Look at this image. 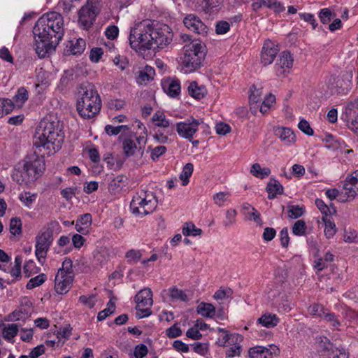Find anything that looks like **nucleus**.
Segmentation results:
<instances>
[{
    "instance_id": "f257e3e1",
    "label": "nucleus",
    "mask_w": 358,
    "mask_h": 358,
    "mask_svg": "<svg viewBox=\"0 0 358 358\" xmlns=\"http://www.w3.org/2000/svg\"><path fill=\"white\" fill-rule=\"evenodd\" d=\"M33 33L36 53L44 58L52 53L64 36V19L57 12L43 14L36 22Z\"/></svg>"
},
{
    "instance_id": "f03ea898",
    "label": "nucleus",
    "mask_w": 358,
    "mask_h": 358,
    "mask_svg": "<svg viewBox=\"0 0 358 358\" xmlns=\"http://www.w3.org/2000/svg\"><path fill=\"white\" fill-rule=\"evenodd\" d=\"M64 135L62 124L57 117L49 115L41 120L34 136V145L51 155L61 148Z\"/></svg>"
},
{
    "instance_id": "7ed1b4c3",
    "label": "nucleus",
    "mask_w": 358,
    "mask_h": 358,
    "mask_svg": "<svg viewBox=\"0 0 358 358\" xmlns=\"http://www.w3.org/2000/svg\"><path fill=\"white\" fill-rule=\"evenodd\" d=\"M44 166L43 160L38 156L27 157L15 165L12 178L20 185H29L41 175Z\"/></svg>"
},
{
    "instance_id": "20e7f679",
    "label": "nucleus",
    "mask_w": 358,
    "mask_h": 358,
    "mask_svg": "<svg viewBox=\"0 0 358 358\" xmlns=\"http://www.w3.org/2000/svg\"><path fill=\"white\" fill-rule=\"evenodd\" d=\"M101 100L94 87L90 84L81 86L78 92L76 110L83 119H90L100 111Z\"/></svg>"
},
{
    "instance_id": "39448f33",
    "label": "nucleus",
    "mask_w": 358,
    "mask_h": 358,
    "mask_svg": "<svg viewBox=\"0 0 358 358\" xmlns=\"http://www.w3.org/2000/svg\"><path fill=\"white\" fill-rule=\"evenodd\" d=\"M152 29L153 22L150 20L135 23L129 36L130 47L139 54L152 50Z\"/></svg>"
},
{
    "instance_id": "423d86ee",
    "label": "nucleus",
    "mask_w": 358,
    "mask_h": 358,
    "mask_svg": "<svg viewBox=\"0 0 358 358\" xmlns=\"http://www.w3.org/2000/svg\"><path fill=\"white\" fill-rule=\"evenodd\" d=\"M148 142L146 127L143 132L131 133L122 138V148L126 157L141 158L144 155L145 145Z\"/></svg>"
},
{
    "instance_id": "0eeeda50",
    "label": "nucleus",
    "mask_w": 358,
    "mask_h": 358,
    "mask_svg": "<svg viewBox=\"0 0 358 358\" xmlns=\"http://www.w3.org/2000/svg\"><path fill=\"white\" fill-rule=\"evenodd\" d=\"M158 201L150 191L141 189L134 195L130 203L131 212L141 217L152 213L157 208Z\"/></svg>"
},
{
    "instance_id": "6e6552de",
    "label": "nucleus",
    "mask_w": 358,
    "mask_h": 358,
    "mask_svg": "<svg viewBox=\"0 0 358 358\" xmlns=\"http://www.w3.org/2000/svg\"><path fill=\"white\" fill-rule=\"evenodd\" d=\"M185 53L182 61V71L189 73L199 69L205 57L204 46L198 41H194L184 47Z\"/></svg>"
},
{
    "instance_id": "1a4fd4ad",
    "label": "nucleus",
    "mask_w": 358,
    "mask_h": 358,
    "mask_svg": "<svg viewBox=\"0 0 358 358\" xmlns=\"http://www.w3.org/2000/svg\"><path fill=\"white\" fill-rule=\"evenodd\" d=\"M326 85L332 93L347 94L352 86V73L343 71L337 76H330L326 80Z\"/></svg>"
},
{
    "instance_id": "9d476101",
    "label": "nucleus",
    "mask_w": 358,
    "mask_h": 358,
    "mask_svg": "<svg viewBox=\"0 0 358 358\" xmlns=\"http://www.w3.org/2000/svg\"><path fill=\"white\" fill-rule=\"evenodd\" d=\"M358 195V170L349 175L343 182V189L338 199L341 202L352 201Z\"/></svg>"
},
{
    "instance_id": "9b49d317",
    "label": "nucleus",
    "mask_w": 358,
    "mask_h": 358,
    "mask_svg": "<svg viewBox=\"0 0 358 358\" xmlns=\"http://www.w3.org/2000/svg\"><path fill=\"white\" fill-rule=\"evenodd\" d=\"M201 123H203L201 120L190 117L184 121L177 122L174 127L180 137L192 141Z\"/></svg>"
},
{
    "instance_id": "f8f14e48",
    "label": "nucleus",
    "mask_w": 358,
    "mask_h": 358,
    "mask_svg": "<svg viewBox=\"0 0 358 358\" xmlns=\"http://www.w3.org/2000/svg\"><path fill=\"white\" fill-rule=\"evenodd\" d=\"M173 36L171 28L166 24H164L157 29L153 27L152 50L165 48L172 41Z\"/></svg>"
},
{
    "instance_id": "ddd939ff",
    "label": "nucleus",
    "mask_w": 358,
    "mask_h": 358,
    "mask_svg": "<svg viewBox=\"0 0 358 358\" xmlns=\"http://www.w3.org/2000/svg\"><path fill=\"white\" fill-rule=\"evenodd\" d=\"M52 241V231L50 229H46L36 237L35 254L39 262L46 257Z\"/></svg>"
},
{
    "instance_id": "4468645a",
    "label": "nucleus",
    "mask_w": 358,
    "mask_h": 358,
    "mask_svg": "<svg viewBox=\"0 0 358 358\" xmlns=\"http://www.w3.org/2000/svg\"><path fill=\"white\" fill-rule=\"evenodd\" d=\"M73 273L57 271L55 278V289L59 294H66L72 286Z\"/></svg>"
},
{
    "instance_id": "2eb2a0df",
    "label": "nucleus",
    "mask_w": 358,
    "mask_h": 358,
    "mask_svg": "<svg viewBox=\"0 0 358 358\" xmlns=\"http://www.w3.org/2000/svg\"><path fill=\"white\" fill-rule=\"evenodd\" d=\"M183 23L186 28L197 34L206 36L208 34V27L194 14L187 15L184 18Z\"/></svg>"
},
{
    "instance_id": "dca6fc26",
    "label": "nucleus",
    "mask_w": 358,
    "mask_h": 358,
    "mask_svg": "<svg viewBox=\"0 0 358 358\" xmlns=\"http://www.w3.org/2000/svg\"><path fill=\"white\" fill-rule=\"evenodd\" d=\"M293 62V57L289 52H282L274 66L276 76H284L289 73Z\"/></svg>"
},
{
    "instance_id": "f3484780",
    "label": "nucleus",
    "mask_w": 358,
    "mask_h": 358,
    "mask_svg": "<svg viewBox=\"0 0 358 358\" xmlns=\"http://www.w3.org/2000/svg\"><path fill=\"white\" fill-rule=\"evenodd\" d=\"M279 52L278 46L273 41L268 39L263 45L261 53V62L264 66L271 64Z\"/></svg>"
},
{
    "instance_id": "a211bd4d",
    "label": "nucleus",
    "mask_w": 358,
    "mask_h": 358,
    "mask_svg": "<svg viewBox=\"0 0 358 358\" xmlns=\"http://www.w3.org/2000/svg\"><path fill=\"white\" fill-rule=\"evenodd\" d=\"M99 13L91 10L87 7H82L78 13V23L83 29L91 27Z\"/></svg>"
},
{
    "instance_id": "6ab92c4d",
    "label": "nucleus",
    "mask_w": 358,
    "mask_h": 358,
    "mask_svg": "<svg viewBox=\"0 0 358 358\" xmlns=\"http://www.w3.org/2000/svg\"><path fill=\"white\" fill-rule=\"evenodd\" d=\"M162 85L164 92L171 97H176L180 93V83L178 79H164Z\"/></svg>"
},
{
    "instance_id": "aec40b11",
    "label": "nucleus",
    "mask_w": 358,
    "mask_h": 358,
    "mask_svg": "<svg viewBox=\"0 0 358 358\" xmlns=\"http://www.w3.org/2000/svg\"><path fill=\"white\" fill-rule=\"evenodd\" d=\"M222 0H194L193 3L196 10L206 13H212L221 4Z\"/></svg>"
},
{
    "instance_id": "412c9836",
    "label": "nucleus",
    "mask_w": 358,
    "mask_h": 358,
    "mask_svg": "<svg viewBox=\"0 0 358 358\" xmlns=\"http://www.w3.org/2000/svg\"><path fill=\"white\" fill-rule=\"evenodd\" d=\"M138 307H151L152 305V293L150 289L145 288L141 289L135 296Z\"/></svg>"
},
{
    "instance_id": "4be33fe9",
    "label": "nucleus",
    "mask_w": 358,
    "mask_h": 358,
    "mask_svg": "<svg viewBox=\"0 0 358 358\" xmlns=\"http://www.w3.org/2000/svg\"><path fill=\"white\" fill-rule=\"evenodd\" d=\"M275 134L285 144L290 145L295 142V135L294 132L287 127H275Z\"/></svg>"
},
{
    "instance_id": "5701e85b",
    "label": "nucleus",
    "mask_w": 358,
    "mask_h": 358,
    "mask_svg": "<svg viewBox=\"0 0 358 358\" xmlns=\"http://www.w3.org/2000/svg\"><path fill=\"white\" fill-rule=\"evenodd\" d=\"M174 128L175 127L167 129L158 128L155 130V134L153 135L154 140L158 143H168L171 141L169 136L174 134Z\"/></svg>"
},
{
    "instance_id": "b1692460",
    "label": "nucleus",
    "mask_w": 358,
    "mask_h": 358,
    "mask_svg": "<svg viewBox=\"0 0 358 358\" xmlns=\"http://www.w3.org/2000/svg\"><path fill=\"white\" fill-rule=\"evenodd\" d=\"M92 215L89 213L84 214L76 220V229L82 234H87L92 224Z\"/></svg>"
},
{
    "instance_id": "393cba45",
    "label": "nucleus",
    "mask_w": 358,
    "mask_h": 358,
    "mask_svg": "<svg viewBox=\"0 0 358 358\" xmlns=\"http://www.w3.org/2000/svg\"><path fill=\"white\" fill-rule=\"evenodd\" d=\"M127 184V178L122 175L114 178L108 185L109 191L113 194H117L121 192Z\"/></svg>"
},
{
    "instance_id": "a878e982",
    "label": "nucleus",
    "mask_w": 358,
    "mask_h": 358,
    "mask_svg": "<svg viewBox=\"0 0 358 358\" xmlns=\"http://www.w3.org/2000/svg\"><path fill=\"white\" fill-rule=\"evenodd\" d=\"M187 92L189 96L197 100L203 99L207 94L206 87L203 85H199L195 81L189 83Z\"/></svg>"
},
{
    "instance_id": "bb28decb",
    "label": "nucleus",
    "mask_w": 358,
    "mask_h": 358,
    "mask_svg": "<svg viewBox=\"0 0 358 358\" xmlns=\"http://www.w3.org/2000/svg\"><path fill=\"white\" fill-rule=\"evenodd\" d=\"M155 127L158 128L167 129L171 127H175L171 120L166 118V115L163 112L157 111L152 117Z\"/></svg>"
},
{
    "instance_id": "cd10ccee",
    "label": "nucleus",
    "mask_w": 358,
    "mask_h": 358,
    "mask_svg": "<svg viewBox=\"0 0 358 358\" xmlns=\"http://www.w3.org/2000/svg\"><path fill=\"white\" fill-rule=\"evenodd\" d=\"M250 358H272L273 354L271 350L263 346L250 348L248 350Z\"/></svg>"
},
{
    "instance_id": "c85d7f7f",
    "label": "nucleus",
    "mask_w": 358,
    "mask_h": 358,
    "mask_svg": "<svg viewBox=\"0 0 358 358\" xmlns=\"http://www.w3.org/2000/svg\"><path fill=\"white\" fill-rule=\"evenodd\" d=\"M215 312V306L210 303L201 302L196 307V313L203 317L212 318Z\"/></svg>"
},
{
    "instance_id": "c756f323",
    "label": "nucleus",
    "mask_w": 358,
    "mask_h": 358,
    "mask_svg": "<svg viewBox=\"0 0 358 358\" xmlns=\"http://www.w3.org/2000/svg\"><path fill=\"white\" fill-rule=\"evenodd\" d=\"M282 186L278 181L275 179H271L266 187V190L268 194V199H274L277 194L282 193Z\"/></svg>"
},
{
    "instance_id": "7c9ffc66",
    "label": "nucleus",
    "mask_w": 358,
    "mask_h": 358,
    "mask_svg": "<svg viewBox=\"0 0 358 358\" xmlns=\"http://www.w3.org/2000/svg\"><path fill=\"white\" fill-rule=\"evenodd\" d=\"M258 321L262 326L271 328L278 324L279 319L275 314L266 313L259 318Z\"/></svg>"
},
{
    "instance_id": "2f4dec72",
    "label": "nucleus",
    "mask_w": 358,
    "mask_h": 358,
    "mask_svg": "<svg viewBox=\"0 0 358 358\" xmlns=\"http://www.w3.org/2000/svg\"><path fill=\"white\" fill-rule=\"evenodd\" d=\"M169 296L174 301L187 302L190 299V297L185 291L176 287H172L169 289Z\"/></svg>"
},
{
    "instance_id": "473e14b6",
    "label": "nucleus",
    "mask_w": 358,
    "mask_h": 358,
    "mask_svg": "<svg viewBox=\"0 0 358 358\" xmlns=\"http://www.w3.org/2000/svg\"><path fill=\"white\" fill-rule=\"evenodd\" d=\"M18 330V325L17 324H8L3 328V337L6 341H11L17 336Z\"/></svg>"
},
{
    "instance_id": "72a5a7b5",
    "label": "nucleus",
    "mask_w": 358,
    "mask_h": 358,
    "mask_svg": "<svg viewBox=\"0 0 358 358\" xmlns=\"http://www.w3.org/2000/svg\"><path fill=\"white\" fill-rule=\"evenodd\" d=\"M250 173L257 178L262 179L270 175L271 170L268 167L262 168L259 164L255 163L251 166Z\"/></svg>"
},
{
    "instance_id": "f704fd0d",
    "label": "nucleus",
    "mask_w": 358,
    "mask_h": 358,
    "mask_svg": "<svg viewBox=\"0 0 358 358\" xmlns=\"http://www.w3.org/2000/svg\"><path fill=\"white\" fill-rule=\"evenodd\" d=\"M155 75V69L150 66H145L143 69L139 71L138 82H148L153 79Z\"/></svg>"
},
{
    "instance_id": "c9c22d12",
    "label": "nucleus",
    "mask_w": 358,
    "mask_h": 358,
    "mask_svg": "<svg viewBox=\"0 0 358 358\" xmlns=\"http://www.w3.org/2000/svg\"><path fill=\"white\" fill-rule=\"evenodd\" d=\"M322 220L324 224V235L327 238H332L336 232V227L334 222L327 217H322Z\"/></svg>"
},
{
    "instance_id": "e433bc0d",
    "label": "nucleus",
    "mask_w": 358,
    "mask_h": 358,
    "mask_svg": "<svg viewBox=\"0 0 358 358\" xmlns=\"http://www.w3.org/2000/svg\"><path fill=\"white\" fill-rule=\"evenodd\" d=\"M182 231L185 236H197L202 234V229L197 228L195 224L191 222L185 223Z\"/></svg>"
},
{
    "instance_id": "4c0bfd02",
    "label": "nucleus",
    "mask_w": 358,
    "mask_h": 358,
    "mask_svg": "<svg viewBox=\"0 0 358 358\" xmlns=\"http://www.w3.org/2000/svg\"><path fill=\"white\" fill-rule=\"evenodd\" d=\"M28 92L24 87H20L13 97V103L15 106L21 107L28 99Z\"/></svg>"
},
{
    "instance_id": "58836bf2",
    "label": "nucleus",
    "mask_w": 358,
    "mask_h": 358,
    "mask_svg": "<svg viewBox=\"0 0 358 358\" xmlns=\"http://www.w3.org/2000/svg\"><path fill=\"white\" fill-rule=\"evenodd\" d=\"M305 212L303 205H289L287 206V215L291 219H297L302 216Z\"/></svg>"
},
{
    "instance_id": "ea45409f",
    "label": "nucleus",
    "mask_w": 358,
    "mask_h": 358,
    "mask_svg": "<svg viewBox=\"0 0 358 358\" xmlns=\"http://www.w3.org/2000/svg\"><path fill=\"white\" fill-rule=\"evenodd\" d=\"M15 106L10 99H0V117L13 111Z\"/></svg>"
},
{
    "instance_id": "a19ab883",
    "label": "nucleus",
    "mask_w": 358,
    "mask_h": 358,
    "mask_svg": "<svg viewBox=\"0 0 358 358\" xmlns=\"http://www.w3.org/2000/svg\"><path fill=\"white\" fill-rule=\"evenodd\" d=\"M37 197L36 194H32L29 192H22L19 195L20 201L27 207L31 208L33 203Z\"/></svg>"
},
{
    "instance_id": "79ce46f5",
    "label": "nucleus",
    "mask_w": 358,
    "mask_h": 358,
    "mask_svg": "<svg viewBox=\"0 0 358 358\" xmlns=\"http://www.w3.org/2000/svg\"><path fill=\"white\" fill-rule=\"evenodd\" d=\"M250 104L257 103L262 99V88L261 87H257L256 85H252L250 89Z\"/></svg>"
},
{
    "instance_id": "37998d69",
    "label": "nucleus",
    "mask_w": 358,
    "mask_h": 358,
    "mask_svg": "<svg viewBox=\"0 0 358 358\" xmlns=\"http://www.w3.org/2000/svg\"><path fill=\"white\" fill-rule=\"evenodd\" d=\"M85 41L83 38L76 39L75 41H71L70 51L73 55H78L82 53L85 49Z\"/></svg>"
},
{
    "instance_id": "c03bdc74",
    "label": "nucleus",
    "mask_w": 358,
    "mask_h": 358,
    "mask_svg": "<svg viewBox=\"0 0 358 358\" xmlns=\"http://www.w3.org/2000/svg\"><path fill=\"white\" fill-rule=\"evenodd\" d=\"M193 164L192 163H187L183 167V169L180 175V178L182 180V185H186L189 182V178L192 176L193 172Z\"/></svg>"
},
{
    "instance_id": "a18cd8bd",
    "label": "nucleus",
    "mask_w": 358,
    "mask_h": 358,
    "mask_svg": "<svg viewBox=\"0 0 358 358\" xmlns=\"http://www.w3.org/2000/svg\"><path fill=\"white\" fill-rule=\"evenodd\" d=\"M306 224L303 220H297L292 226V233L296 236H304L306 231Z\"/></svg>"
},
{
    "instance_id": "49530a36",
    "label": "nucleus",
    "mask_w": 358,
    "mask_h": 358,
    "mask_svg": "<svg viewBox=\"0 0 358 358\" xmlns=\"http://www.w3.org/2000/svg\"><path fill=\"white\" fill-rule=\"evenodd\" d=\"M10 232L14 235H20L22 233V222L18 217H13L10 221Z\"/></svg>"
},
{
    "instance_id": "de8ad7c7",
    "label": "nucleus",
    "mask_w": 358,
    "mask_h": 358,
    "mask_svg": "<svg viewBox=\"0 0 358 358\" xmlns=\"http://www.w3.org/2000/svg\"><path fill=\"white\" fill-rule=\"evenodd\" d=\"M142 254L140 250L131 249L128 250L125 254L127 262L130 264H136L141 258Z\"/></svg>"
},
{
    "instance_id": "09e8293b",
    "label": "nucleus",
    "mask_w": 358,
    "mask_h": 358,
    "mask_svg": "<svg viewBox=\"0 0 358 358\" xmlns=\"http://www.w3.org/2000/svg\"><path fill=\"white\" fill-rule=\"evenodd\" d=\"M128 130L129 127L127 125L113 127L112 125L108 124L105 127V131L109 136H115L120 133H125Z\"/></svg>"
},
{
    "instance_id": "8fccbe9b",
    "label": "nucleus",
    "mask_w": 358,
    "mask_h": 358,
    "mask_svg": "<svg viewBox=\"0 0 358 358\" xmlns=\"http://www.w3.org/2000/svg\"><path fill=\"white\" fill-rule=\"evenodd\" d=\"M93 256L94 264L96 266H101L107 261L106 252L103 249L96 250Z\"/></svg>"
},
{
    "instance_id": "3c124183",
    "label": "nucleus",
    "mask_w": 358,
    "mask_h": 358,
    "mask_svg": "<svg viewBox=\"0 0 358 358\" xmlns=\"http://www.w3.org/2000/svg\"><path fill=\"white\" fill-rule=\"evenodd\" d=\"M237 212L235 209H229L226 212L225 220L223 221V225L226 227H230L236 223V217Z\"/></svg>"
},
{
    "instance_id": "603ef678",
    "label": "nucleus",
    "mask_w": 358,
    "mask_h": 358,
    "mask_svg": "<svg viewBox=\"0 0 358 358\" xmlns=\"http://www.w3.org/2000/svg\"><path fill=\"white\" fill-rule=\"evenodd\" d=\"M275 102V96L273 94H269L268 95H267L260 106L261 113H266L269 110L271 106L274 104Z\"/></svg>"
},
{
    "instance_id": "864d4df0",
    "label": "nucleus",
    "mask_w": 358,
    "mask_h": 358,
    "mask_svg": "<svg viewBox=\"0 0 358 358\" xmlns=\"http://www.w3.org/2000/svg\"><path fill=\"white\" fill-rule=\"evenodd\" d=\"M230 193L229 192H220L213 196L214 203L218 206H222L229 200Z\"/></svg>"
},
{
    "instance_id": "5fc2aeb1",
    "label": "nucleus",
    "mask_w": 358,
    "mask_h": 358,
    "mask_svg": "<svg viewBox=\"0 0 358 358\" xmlns=\"http://www.w3.org/2000/svg\"><path fill=\"white\" fill-rule=\"evenodd\" d=\"M315 205L317 208L320 210V212L324 215V217H327L329 214L335 213L336 210L334 208L328 207L325 203L320 199H317L315 200Z\"/></svg>"
},
{
    "instance_id": "6e6d98bb",
    "label": "nucleus",
    "mask_w": 358,
    "mask_h": 358,
    "mask_svg": "<svg viewBox=\"0 0 358 358\" xmlns=\"http://www.w3.org/2000/svg\"><path fill=\"white\" fill-rule=\"evenodd\" d=\"M45 275L44 274H39L34 278H31L27 282L26 287L27 289H33L42 285L45 280Z\"/></svg>"
},
{
    "instance_id": "4d7b16f0",
    "label": "nucleus",
    "mask_w": 358,
    "mask_h": 358,
    "mask_svg": "<svg viewBox=\"0 0 358 358\" xmlns=\"http://www.w3.org/2000/svg\"><path fill=\"white\" fill-rule=\"evenodd\" d=\"M148 150H150V157L153 161L157 160L166 152V148L164 145H158L153 148L150 146L148 147Z\"/></svg>"
},
{
    "instance_id": "13d9d810",
    "label": "nucleus",
    "mask_w": 358,
    "mask_h": 358,
    "mask_svg": "<svg viewBox=\"0 0 358 358\" xmlns=\"http://www.w3.org/2000/svg\"><path fill=\"white\" fill-rule=\"evenodd\" d=\"M325 310L324 307L318 303H313L308 308L309 313L313 317H322Z\"/></svg>"
},
{
    "instance_id": "bf43d9fd",
    "label": "nucleus",
    "mask_w": 358,
    "mask_h": 358,
    "mask_svg": "<svg viewBox=\"0 0 358 358\" xmlns=\"http://www.w3.org/2000/svg\"><path fill=\"white\" fill-rule=\"evenodd\" d=\"M232 290L230 288H220L215 292L213 297L216 300H223L231 297Z\"/></svg>"
},
{
    "instance_id": "052dcab7",
    "label": "nucleus",
    "mask_w": 358,
    "mask_h": 358,
    "mask_svg": "<svg viewBox=\"0 0 358 358\" xmlns=\"http://www.w3.org/2000/svg\"><path fill=\"white\" fill-rule=\"evenodd\" d=\"M326 321L331 323V324L336 329H338L341 325V323L337 317V316L333 313H329L325 310L322 317Z\"/></svg>"
},
{
    "instance_id": "680f3d73",
    "label": "nucleus",
    "mask_w": 358,
    "mask_h": 358,
    "mask_svg": "<svg viewBox=\"0 0 358 358\" xmlns=\"http://www.w3.org/2000/svg\"><path fill=\"white\" fill-rule=\"evenodd\" d=\"M79 301L87 306L88 308H92L96 302V296L94 294L90 296L82 295L79 297Z\"/></svg>"
},
{
    "instance_id": "e2e57ef3",
    "label": "nucleus",
    "mask_w": 358,
    "mask_h": 358,
    "mask_svg": "<svg viewBox=\"0 0 358 358\" xmlns=\"http://www.w3.org/2000/svg\"><path fill=\"white\" fill-rule=\"evenodd\" d=\"M101 6V0H87L86 3L83 7H87L90 8L91 10L99 13Z\"/></svg>"
},
{
    "instance_id": "0e129e2a",
    "label": "nucleus",
    "mask_w": 358,
    "mask_h": 358,
    "mask_svg": "<svg viewBox=\"0 0 358 358\" xmlns=\"http://www.w3.org/2000/svg\"><path fill=\"white\" fill-rule=\"evenodd\" d=\"M333 15L334 14L327 8L322 9L319 13V17L323 24L329 23Z\"/></svg>"
},
{
    "instance_id": "69168bd1",
    "label": "nucleus",
    "mask_w": 358,
    "mask_h": 358,
    "mask_svg": "<svg viewBox=\"0 0 358 358\" xmlns=\"http://www.w3.org/2000/svg\"><path fill=\"white\" fill-rule=\"evenodd\" d=\"M148 350L145 345L139 344L137 345L134 351V355L136 358H143L148 354Z\"/></svg>"
},
{
    "instance_id": "338daca9",
    "label": "nucleus",
    "mask_w": 358,
    "mask_h": 358,
    "mask_svg": "<svg viewBox=\"0 0 358 358\" xmlns=\"http://www.w3.org/2000/svg\"><path fill=\"white\" fill-rule=\"evenodd\" d=\"M119 29L115 25H110L105 30L106 36L110 40H114L118 36Z\"/></svg>"
},
{
    "instance_id": "774afa93",
    "label": "nucleus",
    "mask_w": 358,
    "mask_h": 358,
    "mask_svg": "<svg viewBox=\"0 0 358 358\" xmlns=\"http://www.w3.org/2000/svg\"><path fill=\"white\" fill-rule=\"evenodd\" d=\"M348 353L344 349L332 350L328 355V358H348Z\"/></svg>"
}]
</instances>
